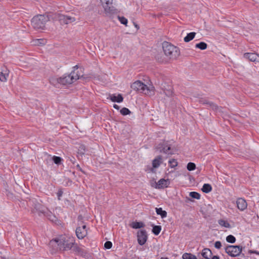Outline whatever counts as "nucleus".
I'll return each mask as SVG.
<instances>
[{"label":"nucleus","mask_w":259,"mask_h":259,"mask_svg":"<svg viewBox=\"0 0 259 259\" xmlns=\"http://www.w3.org/2000/svg\"><path fill=\"white\" fill-rule=\"evenodd\" d=\"M54 243L57 244L58 248L60 250H69L72 249L73 250L79 252L80 249L75 244L74 237L71 236L61 235L52 240L50 244L54 245Z\"/></svg>","instance_id":"1"},{"label":"nucleus","mask_w":259,"mask_h":259,"mask_svg":"<svg viewBox=\"0 0 259 259\" xmlns=\"http://www.w3.org/2000/svg\"><path fill=\"white\" fill-rule=\"evenodd\" d=\"M162 49L165 55L170 59H176L180 55L179 48L168 42H163Z\"/></svg>","instance_id":"2"},{"label":"nucleus","mask_w":259,"mask_h":259,"mask_svg":"<svg viewBox=\"0 0 259 259\" xmlns=\"http://www.w3.org/2000/svg\"><path fill=\"white\" fill-rule=\"evenodd\" d=\"M131 88L134 91L140 92L149 96L154 95V87L152 85L147 86L139 80L135 81L131 84Z\"/></svg>","instance_id":"3"},{"label":"nucleus","mask_w":259,"mask_h":259,"mask_svg":"<svg viewBox=\"0 0 259 259\" xmlns=\"http://www.w3.org/2000/svg\"><path fill=\"white\" fill-rule=\"evenodd\" d=\"M78 68L77 65H75L73 67V70L69 74H65L61 77V84L68 85L74 82L79 78L80 74L76 71Z\"/></svg>","instance_id":"4"},{"label":"nucleus","mask_w":259,"mask_h":259,"mask_svg":"<svg viewBox=\"0 0 259 259\" xmlns=\"http://www.w3.org/2000/svg\"><path fill=\"white\" fill-rule=\"evenodd\" d=\"M49 21V18L48 16L38 15L32 19L31 25L35 29H43L45 27L46 23Z\"/></svg>","instance_id":"5"},{"label":"nucleus","mask_w":259,"mask_h":259,"mask_svg":"<svg viewBox=\"0 0 259 259\" xmlns=\"http://www.w3.org/2000/svg\"><path fill=\"white\" fill-rule=\"evenodd\" d=\"M106 14H114L117 13V10L112 5L113 0H100Z\"/></svg>","instance_id":"6"},{"label":"nucleus","mask_w":259,"mask_h":259,"mask_svg":"<svg viewBox=\"0 0 259 259\" xmlns=\"http://www.w3.org/2000/svg\"><path fill=\"white\" fill-rule=\"evenodd\" d=\"M242 249V247L239 245H228L225 248V250L229 255L235 257L239 255Z\"/></svg>","instance_id":"7"},{"label":"nucleus","mask_w":259,"mask_h":259,"mask_svg":"<svg viewBox=\"0 0 259 259\" xmlns=\"http://www.w3.org/2000/svg\"><path fill=\"white\" fill-rule=\"evenodd\" d=\"M148 239V235L145 230H141L137 232V240L140 245L145 244Z\"/></svg>","instance_id":"8"},{"label":"nucleus","mask_w":259,"mask_h":259,"mask_svg":"<svg viewBox=\"0 0 259 259\" xmlns=\"http://www.w3.org/2000/svg\"><path fill=\"white\" fill-rule=\"evenodd\" d=\"M76 234L79 239H83L87 235V230L85 225L82 227H78L76 229Z\"/></svg>","instance_id":"9"},{"label":"nucleus","mask_w":259,"mask_h":259,"mask_svg":"<svg viewBox=\"0 0 259 259\" xmlns=\"http://www.w3.org/2000/svg\"><path fill=\"white\" fill-rule=\"evenodd\" d=\"M59 20L61 23L67 24L75 21V18L67 15H60L59 16Z\"/></svg>","instance_id":"10"},{"label":"nucleus","mask_w":259,"mask_h":259,"mask_svg":"<svg viewBox=\"0 0 259 259\" xmlns=\"http://www.w3.org/2000/svg\"><path fill=\"white\" fill-rule=\"evenodd\" d=\"M162 93L164 94L166 96L169 97H171L173 95V91L171 87L169 85H166L165 84H162ZM162 94V92L160 93Z\"/></svg>","instance_id":"11"},{"label":"nucleus","mask_w":259,"mask_h":259,"mask_svg":"<svg viewBox=\"0 0 259 259\" xmlns=\"http://www.w3.org/2000/svg\"><path fill=\"white\" fill-rule=\"evenodd\" d=\"M244 57L250 61L259 62V55L257 54L246 53L244 54Z\"/></svg>","instance_id":"12"},{"label":"nucleus","mask_w":259,"mask_h":259,"mask_svg":"<svg viewBox=\"0 0 259 259\" xmlns=\"http://www.w3.org/2000/svg\"><path fill=\"white\" fill-rule=\"evenodd\" d=\"M107 99H110L111 101L113 102H117L121 103L123 101V98L122 95L120 94H118L116 95V94H110L109 95V97Z\"/></svg>","instance_id":"13"},{"label":"nucleus","mask_w":259,"mask_h":259,"mask_svg":"<svg viewBox=\"0 0 259 259\" xmlns=\"http://www.w3.org/2000/svg\"><path fill=\"white\" fill-rule=\"evenodd\" d=\"M236 203L238 208L241 211H243L247 208V202L245 199L242 198H238L237 200Z\"/></svg>","instance_id":"14"},{"label":"nucleus","mask_w":259,"mask_h":259,"mask_svg":"<svg viewBox=\"0 0 259 259\" xmlns=\"http://www.w3.org/2000/svg\"><path fill=\"white\" fill-rule=\"evenodd\" d=\"M169 182L168 180L161 179L156 183L155 188L157 189H163L168 187Z\"/></svg>","instance_id":"15"},{"label":"nucleus","mask_w":259,"mask_h":259,"mask_svg":"<svg viewBox=\"0 0 259 259\" xmlns=\"http://www.w3.org/2000/svg\"><path fill=\"white\" fill-rule=\"evenodd\" d=\"M157 149H159L160 152H163L165 154H172L171 152H169V150H170V147L169 145L165 144L163 146L159 145V147H157Z\"/></svg>","instance_id":"16"},{"label":"nucleus","mask_w":259,"mask_h":259,"mask_svg":"<svg viewBox=\"0 0 259 259\" xmlns=\"http://www.w3.org/2000/svg\"><path fill=\"white\" fill-rule=\"evenodd\" d=\"M201 255L204 258L209 259L211 257L212 253L210 249L206 248L202 250Z\"/></svg>","instance_id":"17"},{"label":"nucleus","mask_w":259,"mask_h":259,"mask_svg":"<svg viewBox=\"0 0 259 259\" xmlns=\"http://www.w3.org/2000/svg\"><path fill=\"white\" fill-rule=\"evenodd\" d=\"M162 162V157L161 156H158L153 160L152 166L154 168H157L159 166Z\"/></svg>","instance_id":"18"},{"label":"nucleus","mask_w":259,"mask_h":259,"mask_svg":"<svg viewBox=\"0 0 259 259\" xmlns=\"http://www.w3.org/2000/svg\"><path fill=\"white\" fill-rule=\"evenodd\" d=\"M61 77H57L55 76L51 77L50 78V82L55 87H58L59 84H61Z\"/></svg>","instance_id":"19"},{"label":"nucleus","mask_w":259,"mask_h":259,"mask_svg":"<svg viewBox=\"0 0 259 259\" xmlns=\"http://www.w3.org/2000/svg\"><path fill=\"white\" fill-rule=\"evenodd\" d=\"M9 75V71L6 68L2 72H0V81H6Z\"/></svg>","instance_id":"20"},{"label":"nucleus","mask_w":259,"mask_h":259,"mask_svg":"<svg viewBox=\"0 0 259 259\" xmlns=\"http://www.w3.org/2000/svg\"><path fill=\"white\" fill-rule=\"evenodd\" d=\"M195 35L196 33L194 32L188 33L186 36H185L184 38L185 42H187L191 41L194 38Z\"/></svg>","instance_id":"21"},{"label":"nucleus","mask_w":259,"mask_h":259,"mask_svg":"<svg viewBox=\"0 0 259 259\" xmlns=\"http://www.w3.org/2000/svg\"><path fill=\"white\" fill-rule=\"evenodd\" d=\"M201 190L204 193H208L210 192V191H211L212 187L209 184H204L202 186Z\"/></svg>","instance_id":"22"},{"label":"nucleus","mask_w":259,"mask_h":259,"mask_svg":"<svg viewBox=\"0 0 259 259\" xmlns=\"http://www.w3.org/2000/svg\"><path fill=\"white\" fill-rule=\"evenodd\" d=\"M144 226V224L141 222H133L132 224H131V227L134 229H140L143 228Z\"/></svg>","instance_id":"23"},{"label":"nucleus","mask_w":259,"mask_h":259,"mask_svg":"<svg viewBox=\"0 0 259 259\" xmlns=\"http://www.w3.org/2000/svg\"><path fill=\"white\" fill-rule=\"evenodd\" d=\"M156 212L157 214L160 215L162 218H165L167 216V212L163 210L162 208H156Z\"/></svg>","instance_id":"24"},{"label":"nucleus","mask_w":259,"mask_h":259,"mask_svg":"<svg viewBox=\"0 0 259 259\" xmlns=\"http://www.w3.org/2000/svg\"><path fill=\"white\" fill-rule=\"evenodd\" d=\"M219 224L223 227H224L226 228H229L231 227L230 224L228 222V221L224 220H220L218 221Z\"/></svg>","instance_id":"25"},{"label":"nucleus","mask_w":259,"mask_h":259,"mask_svg":"<svg viewBox=\"0 0 259 259\" xmlns=\"http://www.w3.org/2000/svg\"><path fill=\"white\" fill-rule=\"evenodd\" d=\"M34 208L38 212L41 213L42 214H45L46 213V211H45V209L43 208L42 206L40 204H39V203H37V204H35Z\"/></svg>","instance_id":"26"},{"label":"nucleus","mask_w":259,"mask_h":259,"mask_svg":"<svg viewBox=\"0 0 259 259\" xmlns=\"http://www.w3.org/2000/svg\"><path fill=\"white\" fill-rule=\"evenodd\" d=\"M183 259H197L195 255L190 253H185L182 255Z\"/></svg>","instance_id":"27"},{"label":"nucleus","mask_w":259,"mask_h":259,"mask_svg":"<svg viewBox=\"0 0 259 259\" xmlns=\"http://www.w3.org/2000/svg\"><path fill=\"white\" fill-rule=\"evenodd\" d=\"M207 47V45L204 42H200L195 45L196 48H198L201 50H205Z\"/></svg>","instance_id":"28"},{"label":"nucleus","mask_w":259,"mask_h":259,"mask_svg":"<svg viewBox=\"0 0 259 259\" xmlns=\"http://www.w3.org/2000/svg\"><path fill=\"white\" fill-rule=\"evenodd\" d=\"M161 230V227L160 226H154L152 229V232L155 235H158Z\"/></svg>","instance_id":"29"},{"label":"nucleus","mask_w":259,"mask_h":259,"mask_svg":"<svg viewBox=\"0 0 259 259\" xmlns=\"http://www.w3.org/2000/svg\"><path fill=\"white\" fill-rule=\"evenodd\" d=\"M189 196L192 198H195L196 199H199L200 198V194L196 192H191L189 193Z\"/></svg>","instance_id":"30"},{"label":"nucleus","mask_w":259,"mask_h":259,"mask_svg":"<svg viewBox=\"0 0 259 259\" xmlns=\"http://www.w3.org/2000/svg\"><path fill=\"white\" fill-rule=\"evenodd\" d=\"M226 241L229 243H234L236 241V238L234 236L230 235L226 237Z\"/></svg>","instance_id":"31"},{"label":"nucleus","mask_w":259,"mask_h":259,"mask_svg":"<svg viewBox=\"0 0 259 259\" xmlns=\"http://www.w3.org/2000/svg\"><path fill=\"white\" fill-rule=\"evenodd\" d=\"M187 168L189 171L194 170L196 168V165L194 163L189 162L187 164Z\"/></svg>","instance_id":"32"},{"label":"nucleus","mask_w":259,"mask_h":259,"mask_svg":"<svg viewBox=\"0 0 259 259\" xmlns=\"http://www.w3.org/2000/svg\"><path fill=\"white\" fill-rule=\"evenodd\" d=\"M169 166L171 168H174L178 165V162L175 159H170L168 161Z\"/></svg>","instance_id":"33"},{"label":"nucleus","mask_w":259,"mask_h":259,"mask_svg":"<svg viewBox=\"0 0 259 259\" xmlns=\"http://www.w3.org/2000/svg\"><path fill=\"white\" fill-rule=\"evenodd\" d=\"M120 112L123 115H126L131 113L130 110L128 108L125 107L122 108L120 110Z\"/></svg>","instance_id":"34"},{"label":"nucleus","mask_w":259,"mask_h":259,"mask_svg":"<svg viewBox=\"0 0 259 259\" xmlns=\"http://www.w3.org/2000/svg\"><path fill=\"white\" fill-rule=\"evenodd\" d=\"M52 160L55 164H59L61 162L62 159L60 157L54 156L52 157Z\"/></svg>","instance_id":"35"},{"label":"nucleus","mask_w":259,"mask_h":259,"mask_svg":"<svg viewBox=\"0 0 259 259\" xmlns=\"http://www.w3.org/2000/svg\"><path fill=\"white\" fill-rule=\"evenodd\" d=\"M118 19L122 24L126 25L127 23V19L124 17L118 16Z\"/></svg>","instance_id":"36"},{"label":"nucleus","mask_w":259,"mask_h":259,"mask_svg":"<svg viewBox=\"0 0 259 259\" xmlns=\"http://www.w3.org/2000/svg\"><path fill=\"white\" fill-rule=\"evenodd\" d=\"M112 246V243L110 241H106L104 244V247L106 249H110Z\"/></svg>","instance_id":"37"},{"label":"nucleus","mask_w":259,"mask_h":259,"mask_svg":"<svg viewBox=\"0 0 259 259\" xmlns=\"http://www.w3.org/2000/svg\"><path fill=\"white\" fill-rule=\"evenodd\" d=\"M203 104L209 105V106L212 107L213 109H217V106L212 102H209L206 101L205 102H203Z\"/></svg>","instance_id":"38"},{"label":"nucleus","mask_w":259,"mask_h":259,"mask_svg":"<svg viewBox=\"0 0 259 259\" xmlns=\"http://www.w3.org/2000/svg\"><path fill=\"white\" fill-rule=\"evenodd\" d=\"M222 246V243L220 241H217L214 243V247L217 249H220Z\"/></svg>","instance_id":"39"},{"label":"nucleus","mask_w":259,"mask_h":259,"mask_svg":"<svg viewBox=\"0 0 259 259\" xmlns=\"http://www.w3.org/2000/svg\"><path fill=\"white\" fill-rule=\"evenodd\" d=\"M156 59L160 62H164V59L162 57L159 56V55H157L156 57Z\"/></svg>","instance_id":"40"},{"label":"nucleus","mask_w":259,"mask_h":259,"mask_svg":"<svg viewBox=\"0 0 259 259\" xmlns=\"http://www.w3.org/2000/svg\"><path fill=\"white\" fill-rule=\"evenodd\" d=\"M62 194H63V191L61 190H59L57 193V195L59 200H60V198L62 196Z\"/></svg>","instance_id":"41"},{"label":"nucleus","mask_w":259,"mask_h":259,"mask_svg":"<svg viewBox=\"0 0 259 259\" xmlns=\"http://www.w3.org/2000/svg\"><path fill=\"white\" fill-rule=\"evenodd\" d=\"M36 43L37 44H42V45H44L45 44V40H42V39H37L36 40Z\"/></svg>","instance_id":"42"},{"label":"nucleus","mask_w":259,"mask_h":259,"mask_svg":"<svg viewBox=\"0 0 259 259\" xmlns=\"http://www.w3.org/2000/svg\"><path fill=\"white\" fill-rule=\"evenodd\" d=\"M248 252L249 253H255V254H256L257 255H259V252L257 251H256V250H249Z\"/></svg>","instance_id":"43"},{"label":"nucleus","mask_w":259,"mask_h":259,"mask_svg":"<svg viewBox=\"0 0 259 259\" xmlns=\"http://www.w3.org/2000/svg\"><path fill=\"white\" fill-rule=\"evenodd\" d=\"M113 107L115 108V109H116L117 110H119V106L116 104H114L113 105Z\"/></svg>","instance_id":"44"},{"label":"nucleus","mask_w":259,"mask_h":259,"mask_svg":"<svg viewBox=\"0 0 259 259\" xmlns=\"http://www.w3.org/2000/svg\"><path fill=\"white\" fill-rule=\"evenodd\" d=\"M211 259H220V257L217 255H214L212 257Z\"/></svg>","instance_id":"45"},{"label":"nucleus","mask_w":259,"mask_h":259,"mask_svg":"<svg viewBox=\"0 0 259 259\" xmlns=\"http://www.w3.org/2000/svg\"><path fill=\"white\" fill-rule=\"evenodd\" d=\"M134 26H135V27H136L138 29H139V26L138 25V24H137L136 23H134Z\"/></svg>","instance_id":"46"},{"label":"nucleus","mask_w":259,"mask_h":259,"mask_svg":"<svg viewBox=\"0 0 259 259\" xmlns=\"http://www.w3.org/2000/svg\"><path fill=\"white\" fill-rule=\"evenodd\" d=\"M53 217V219L51 220L52 221H54V220H56V217L55 216H52Z\"/></svg>","instance_id":"47"},{"label":"nucleus","mask_w":259,"mask_h":259,"mask_svg":"<svg viewBox=\"0 0 259 259\" xmlns=\"http://www.w3.org/2000/svg\"><path fill=\"white\" fill-rule=\"evenodd\" d=\"M160 259H169L168 257H161Z\"/></svg>","instance_id":"48"},{"label":"nucleus","mask_w":259,"mask_h":259,"mask_svg":"<svg viewBox=\"0 0 259 259\" xmlns=\"http://www.w3.org/2000/svg\"><path fill=\"white\" fill-rule=\"evenodd\" d=\"M251 259H256V258L255 257L252 256L251 257Z\"/></svg>","instance_id":"49"}]
</instances>
